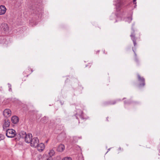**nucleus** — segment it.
Segmentation results:
<instances>
[{
	"instance_id": "nucleus-3",
	"label": "nucleus",
	"mask_w": 160,
	"mask_h": 160,
	"mask_svg": "<svg viewBox=\"0 0 160 160\" xmlns=\"http://www.w3.org/2000/svg\"><path fill=\"white\" fill-rule=\"evenodd\" d=\"M25 141L27 143H30L32 138V135L31 133L27 134L24 138Z\"/></svg>"
},
{
	"instance_id": "nucleus-16",
	"label": "nucleus",
	"mask_w": 160,
	"mask_h": 160,
	"mask_svg": "<svg viewBox=\"0 0 160 160\" xmlns=\"http://www.w3.org/2000/svg\"><path fill=\"white\" fill-rule=\"evenodd\" d=\"M49 157H52L55 154L54 150L52 149H50L48 153Z\"/></svg>"
},
{
	"instance_id": "nucleus-9",
	"label": "nucleus",
	"mask_w": 160,
	"mask_h": 160,
	"mask_svg": "<svg viewBox=\"0 0 160 160\" xmlns=\"http://www.w3.org/2000/svg\"><path fill=\"white\" fill-rule=\"evenodd\" d=\"M6 9L4 6H0V15L4 14L6 12Z\"/></svg>"
},
{
	"instance_id": "nucleus-26",
	"label": "nucleus",
	"mask_w": 160,
	"mask_h": 160,
	"mask_svg": "<svg viewBox=\"0 0 160 160\" xmlns=\"http://www.w3.org/2000/svg\"><path fill=\"white\" fill-rule=\"evenodd\" d=\"M76 118L78 119V117H77V116H76Z\"/></svg>"
},
{
	"instance_id": "nucleus-7",
	"label": "nucleus",
	"mask_w": 160,
	"mask_h": 160,
	"mask_svg": "<svg viewBox=\"0 0 160 160\" xmlns=\"http://www.w3.org/2000/svg\"><path fill=\"white\" fill-rule=\"evenodd\" d=\"M11 114V112L10 110L9 109H6L3 112V115L6 117L10 116Z\"/></svg>"
},
{
	"instance_id": "nucleus-21",
	"label": "nucleus",
	"mask_w": 160,
	"mask_h": 160,
	"mask_svg": "<svg viewBox=\"0 0 160 160\" xmlns=\"http://www.w3.org/2000/svg\"><path fill=\"white\" fill-rule=\"evenodd\" d=\"M47 160H52V158L49 157V158L47 159Z\"/></svg>"
},
{
	"instance_id": "nucleus-12",
	"label": "nucleus",
	"mask_w": 160,
	"mask_h": 160,
	"mask_svg": "<svg viewBox=\"0 0 160 160\" xmlns=\"http://www.w3.org/2000/svg\"><path fill=\"white\" fill-rule=\"evenodd\" d=\"M77 115H78L82 119H85V118H84L83 117V112L82 111L80 110H78V111Z\"/></svg>"
},
{
	"instance_id": "nucleus-23",
	"label": "nucleus",
	"mask_w": 160,
	"mask_h": 160,
	"mask_svg": "<svg viewBox=\"0 0 160 160\" xmlns=\"http://www.w3.org/2000/svg\"><path fill=\"white\" fill-rule=\"evenodd\" d=\"M133 52H134V53H135V56L136 57V53H135V52L134 51V50H133Z\"/></svg>"
},
{
	"instance_id": "nucleus-6",
	"label": "nucleus",
	"mask_w": 160,
	"mask_h": 160,
	"mask_svg": "<svg viewBox=\"0 0 160 160\" xmlns=\"http://www.w3.org/2000/svg\"><path fill=\"white\" fill-rule=\"evenodd\" d=\"M115 2H116L115 4L116 9L118 11H119L120 10L122 4L121 0H117V1H115Z\"/></svg>"
},
{
	"instance_id": "nucleus-10",
	"label": "nucleus",
	"mask_w": 160,
	"mask_h": 160,
	"mask_svg": "<svg viewBox=\"0 0 160 160\" xmlns=\"http://www.w3.org/2000/svg\"><path fill=\"white\" fill-rule=\"evenodd\" d=\"M18 118L16 116H13L11 118V121L13 123H16L18 121Z\"/></svg>"
},
{
	"instance_id": "nucleus-2",
	"label": "nucleus",
	"mask_w": 160,
	"mask_h": 160,
	"mask_svg": "<svg viewBox=\"0 0 160 160\" xmlns=\"http://www.w3.org/2000/svg\"><path fill=\"white\" fill-rule=\"evenodd\" d=\"M31 141L30 143L32 147L35 148L39 143V139L38 138H34Z\"/></svg>"
},
{
	"instance_id": "nucleus-15",
	"label": "nucleus",
	"mask_w": 160,
	"mask_h": 160,
	"mask_svg": "<svg viewBox=\"0 0 160 160\" xmlns=\"http://www.w3.org/2000/svg\"><path fill=\"white\" fill-rule=\"evenodd\" d=\"M130 37H131L132 40L134 45L135 46L136 45V39L135 37V35L133 33H132L131 35H130Z\"/></svg>"
},
{
	"instance_id": "nucleus-20",
	"label": "nucleus",
	"mask_w": 160,
	"mask_h": 160,
	"mask_svg": "<svg viewBox=\"0 0 160 160\" xmlns=\"http://www.w3.org/2000/svg\"><path fill=\"white\" fill-rule=\"evenodd\" d=\"M8 88H9V91H12V88H11V85L9 83H8Z\"/></svg>"
},
{
	"instance_id": "nucleus-1",
	"label": "nucleus",
	"mask_w": 160,
	"mask_h": 160,
	"mask_svg": "<svg viewBox=\"0 0 160 160\" xmlns=\"http://www.w3.org/2000/svg\"><path fill=\"white\" fill-rule=\"evenodd\" d=\"M16 135L15 130L12 129H8L6 131V136L9 138L14 137Z\"/></svg>"
},
{
	"instance_id": "nucleus-5",
	"label": "nucleus",
	"mask_w": 160,
	"mask_h": 160,
	"mask_svg": "<svg viewBox=\"0 0 160 160\" xmlns=\"http://www.w3.org/2000/svg\"><path fill=\"white\" fill-rule=\"evenodd\" d=\"M138 81L140 82L139 85L141 87L144 86L145 85V79L143 77H141L140 75H138Z\"/></svg>"
},
{
	"instance_id": "nucleus-19",
	"label": "nucleus",
	"mask_w": 160,
	"mask_h": 160,
	"mask_svg": "<svg viewBox=\"0 0 160 160\" xmlns=\"http://www.w3.org/2000/svg\"><path fill=\"white\" fill-rule=\"evenodd\" d=\"M4 138V136L2 134H0V141L2 140Z\"/></svg>"
},
{
	"instance_id": "nucleus-24",
	"label": "nucleus",
	"mask_w": 160,
	"mask_h": 160,
	"mask_svg": "<svg viewBox=\"0 0 160 160\" xmlns=\"http://www.w3.org/2000/svg\"><path fill=\"white\" fill-rule=\"evenodd\" d=\"M115 103H116V102H113V103H111V104H115Z\"/></svg>"
},
{
	"instance_id": "nucleus-11",
	"label": "nucleus",
	"mask_w": 160,
	"mask_h": 160,
	"mask_svg": "<svg viewBox=\"0 0 160 160\" xmlns=\"http://www.w3.org/2000/svg\"><path fill=\"white\" fill-rule=\"evenodd\" d=\"M65 149V146L63 144L59 145L57 149V150L59 152H62Z\"/></svg>"
},
{
	"instance_id": "nucleus-17",
	"label": "nucleus",
	"mask_w": 160,
	"mask_h": 160,
	"mask_svg": "<svg viewBox=\"0 0 160 160\" xmlns=\"http://www.w3.org/2000/svg\"><path fill=\"white\" fill-rule=\"evenodd\" d=\"M132 20V17H128L126 19V21L128 22L129 23Z\"/></svg>"
},
{
	"instance_id": "nucleus-4",
	"label": "nucleus",
	"mask_w": 160,
	"mask_h": 160,
	"mask_svg": "<svg viewBox=\"0 0 160 160\" xmlns=\"http://www.w3.org/2000/svg\"><path fill=\"white\" fill-rule=\"evenodd\" d=\"M45 148L44 144L42 143H39L36 148H37L39 152H41Z\"/></svg>"
},
{
	"instance_id": "nucleus-13",
	"label": "nucleus",
	"mask_w": 160,
	"mask_h": 160,
	"mask_svg": "<svg viewBox=\"0 0 160 160\" xmlns=\"http://www.w3.org/2000/svg\"><path fill=\"white\" fill-rule=\"evenodd\" d=\"M10 122L9 120L5 121L3 125V128L5 129V128H7L9 127L10 125Z\"/></svg>"
},
{
	"instance_id": "nucleus-14",
	"label": "nucleus",
	"mask_w": 160,
	"mask_h": 160,
	"mask_svg": "<svg viewBox=\"0 0 160 160\" xmlns=\"http://www.w3.org/2000/svg\"><path fill=\"white\" fill-rule=\"evenodd\" d=\"M27 134L25 132L23 131L20 132L19 133V135L20 137L23 138H24Z\"/></svg>"
},
{
	"instance_id": "nucleus-18",
	"label": "nucleus",
	"mask_w": 160,
	"mask_h": 160,
	"mask_svg": "<svg viewBox=\"0 0 160 160\" xmlns=\"http://www.w3.org/2000/svg\"><path fill=\"white\" fill-rule=\"evenodd\" d=\"M62 160H72V159L70 157H65L62 159Z\"/></svg>"
},
{
	"instance_id": "nucleus-25",
	"label": "nucleus",
	"mask_w": 160,
	"mask_h": 160,
	"mask_svg": "<svg viewBox=\"0 0 160 160\" xmlns=\"http://www.w3.org/2000/svg\"><path fill=\"white\" fill-rule=\"evenodd\" d=\"M110 148H109V149H108V152H107L108 151H109L110 150Z\"/></svg>"
},
{
	"instance_id": "nucleus-8",
	"label": "nucleus",
	"mask_w": 160,
	"mask_h": 160,
	"mask_svg": "<svg viewBox=\"0 0 160 160\" xmlns=\"http://www.w3.org/2000/svg\"><path fill=\"white\" fill-rule=\"evenodd\" d=\"M1 29L2 31L7 32H8L9 29L8 25L6 23H2L1 26Z\"/></svg>"
},
{
	"instance_id": "nucleus-22",
	"label": "nucleus",
	"mask_w": 160,
	"mask_h": 160,
	"mask_svg": "<svg viewBox=\"0 0 160 160\" xmlns=\"http://www.w3.org/2000/svg\"><path fill=\"white\" fill-rule=\"evenodd\" d=\"M136 0H133V3L135 4L136 6Z\"/></svg>"
}]
</instances>
